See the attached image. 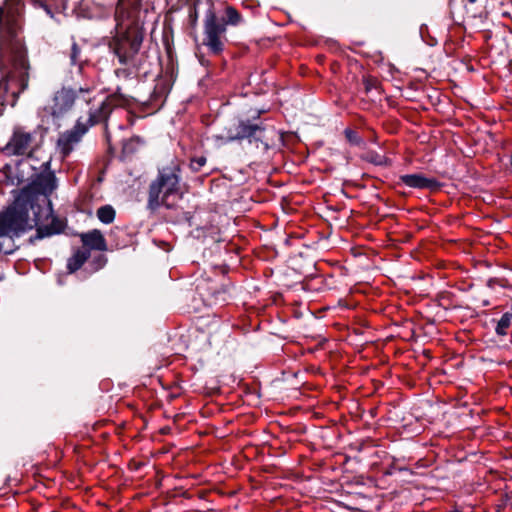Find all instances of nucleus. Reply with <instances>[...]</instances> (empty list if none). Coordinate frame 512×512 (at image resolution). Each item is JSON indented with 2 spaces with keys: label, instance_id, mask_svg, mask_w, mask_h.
<instances>
[{
  "label": "nucleus",
  "instance_id": "nucleus-26",
  "mask_svg": "<svg viewBox=\"0 0 512 512\" xmlns=\"http://www.w3.org/2000/svg\"><path fill=\"white\" fill-rule=\"evenodd\" d=\"M469 3H474L476 0H467Z\"/></svg>",
  "mask_w": 512,
  "mask_h": 512
},
{
  "label": "nucleus",
  "instance_id": "nucleus-22",
  "mask_svg": "<svg viewBox=\"0 0 512 512\" xmlns=\"http://www.w3.org/2000/svg\"><path fill=\"white\" fill-rule=\"evenodd\" d=\"M97 266L96 269L102 268L106 263V258L104 256L97 257Z\"/></svg>",
  "mask_w": 512,
  "mask_h": 512
},
{
  "label": "nucleus",
  "instance_id": "nucleus-3",
  "mask_svg": "<svg viewBox=\"0 0 512 512\" xmlns=\"http://www.w3.org/2000/svg\"><path fill=\"white\" fill-rule=\"evenodd\" d=\"M180 166L172 162L162 168L158 178L153 181L149 189L148 207L155 210L160 206L171 208L179 196Z\"/></svg>",
  "mask_w": 512,
  "mask_h": 512
},
{
  "label": "nucleus",
  "instance_id": "nucleus-10",
  "mask_svg": "<svg viewBox=\"0 0 512 512\" xmlns=\"http://www.w3.org/2000/svg\"><path fill=\"white\" fill-rule=\"evenodd\" d=\"M80 239L83 244L82 249L106 251L107 243L106 240L98 229H93L86 233L80 234Z\"/></svg>",
  "mask_w": 512,
  "mask_h": 512
},
{
  "label": "nucleus",
  "instance_id": "nucleus-9",
  "mask_svg": "<svg viewBox=\"0 0 512 512\" xmlns=\"http://www.w3.org/2000/svg\"><path fill=\"white\" fill-rule=\"evenodd\" d=\"M258 131H260V127L258 125L239 121L233 128H230L227 134L222 136V138L227 141L242 140L254 137Z\"/></svg>",
  "mask_w": 512,
  "mask_h": 512
},
{
  "label": "nucleus",
  "instance_id": "nucleus-4",
  "mask_svg": "<svg viewBox=\"0 0 512 512\" xmlns=\"http://www.w3.org/2000/svg\"><path fill=\"white\" fill-rule=\"evenodd\" d=\"M143 41V33L137 26H129L125 31H119L109 43L110 49L117 56L121 65L132 62L139 52Z\"/></svg>",
  "mask_w": 512,
  "mask_h": 512
},
{
  "label": "nucleus",
  "instance_id": "nucleus-5",
  "mask_svg": "<svg viewBox=\"0 0 512 512\" xmlns=\"http://www.w3.org/2000/svg\"><path fill=\"white\" fill-rule=\"evenodd\" d=\"M226 26L224 19H219L212 7H210L204 20V39L203 44L208 47L213 54H219L224 49L226 41Z\"/></svg>",
  "mask_w": 512,
  "mask_h": 512
},
{
  "label": "nucleus",
  "instance_id": "nucleus-19",
  "mask_svg": "<svg viewBox=\"0 0 512 512\" xmlns=\"http://www.w3.org/2000/svg\"><path fill=\"white\" fill-rule=\"evenodd\" d=\"M124 17V1L119 0L116 8V19L122 20Z\"/></svg>",
  "mask_w": 512,
  "mask_h": 512
},
{
  "label": "nucleus",
  "instance_id": "nucleus-7",
  "mask_svg": "<svg viewBox=\"0 0 512 512\" xmlns=\"http://www.w3.org/2000/svg\"><path fill=\"white\" fill-rule=\"evenodd\" d=\"M27 59L25 53L21 48H17L13 58V71L4 66L0 61V92H7L9 89V82L12 81L14 76L21 78V82L26 81L27 77Z\"/></svg>",
  "mask_w": 512,
  "mask_h": 512
},
{
  "label": "nucleus",
  "instance_id": "nucleus-8",
  "mask_svg": "<svg viewBox=\"0 0 512 512\" xmlns=\"http://www.w3.org/2000/svg\"><path fill=\"white\" fill-rule=\"evenodd\" d=\"M86 131L87 126L82 124L79 119L73 129L62 133L59 136L57 140V149L62 158L67 157L72 152Z\"/></svg>",
  "mask_w": 512,
  "mask_h": 512
},
{
  "label": "nucleus",
  "instance_id": "nucleus-6",
  "mask_svg": "<svg viewBox=\"0 0 512 512\" xmlns=\"http://www.w3.org/2000/svg\"><path fill=\"white\" fill-rule=\"evenodd\" d=\"M38 146L36 131L29 132L23 127H16L3 151L7 155H27L30 158Z\"/></svg>",
  "mask_w": 512,
  "mask_h": 512
},
{
  "label": "nucleus",
  "instance_id": "nucleus-20",
  "mask_svg": "<svg viewBox=\"0 0 512 512\" xmlns=\"http://www.w3.org/2000/svg\"><path fill=\"white\" fill-rule=\"evenodd\" d=\"M79 53H80V50L77 47V45L74 43L72 45V53H71V62H72V64H76L77 63Z\"/></svg>",
  "mask_w": 512,
  "mask_h": 512
},
{
  "label": "nucleus",
  "instance_id": "nucleus-17",
  "mask_svg": "<svg viewBox=\"0 0 512 512\" xmlns=\"http://www.w3.org/2000/svg\"><path fill=\"white\" fill-rule=\"evenodd\" d=\"M205 156H195L191 158L190 167L193 171L198 172L206 164Z\"/></svg>",
  "mask_w": 512,
  "mask_h": 512
},
{
  "label": "nucleus",
  "instance_id": "nucleus-24",
  "mask_svg": "<svg viewBox=\"0 0 512 512\" xmlns=\"http://www.w3.org/2000/svg\"><path fill=\"white\" fill-rule=\"evenodd\" d=\"M191 17H192L193 24H195V22L197 20V14L195 13L193 16L191 15Z\"/></svg>",
  "mask_w": 512,
  "mask_h": 512
},
{
  "label": "nucleus",
  "instance_id": "nucleus-14",
  "mask_svg": "<svg viewBox=\"0 0 512 512\" xmlns=\"http://www.w3.org/2000/svg\"><path fill=\"white\" fill-rule=\"evenodd\" d=\"M97 217L102 223L110 224L114 221L115 210L110 205L101 206L97 210Z\"/></svg>",
  "mask_w": 512,
  "mask_h": 512
},
{
  "label": "nucleus",
  "instance_id": "nucleus-23",
  "mask_svg": "<svg viewBox=\"0 0 512 512\" xmlns=\"http://www.w3.org/2000/svg\"><path fill=\"white\" fill-rule=\"evenodd\" d=\"M6 9L0 6V26L3 24V18L5 16Z\"/></svg>",
  "mask_w": 512,
  "mask_h": 512
},
{
  "label": "nucleus",
  "instance_id": "nucleus-15",
  "mask_svg": "<svg viewBox=\"0 0 512 512\" xmlns=\"http://www.w3.org/2000/svg\"><path fill=\"white\" fill-rule=\"evenodd\" d=\"M512 323V313L505 312L497 323L495 331L500 336H505Z\"/></svg>",
  "mask_w": 512,
  "mask_h": 512
},
{
  "label": "nucleus",
  "instance_id": "nucleus-13",
  "mask_svg": "<svg viewBox=\"0 0 512 512\" xmlns=\"http://www.w3.org/2000/svg\"><path fill=\"white\" fill-rule=\"evenodd\" d=\"M90 257V252L88 249L78 248L74 251L72 256L67 261V269L70 273H74L78 269L82 267V265L88 260Z\"/></svg>",
  "mask_w": 512,
  "mask_h": 512
},
{
  "label": "nucleus",
  "instance_id": "nucleus-18",
  "mask_svg": "<svg viewBox=\"0 0 512 512\" xmlns=\"http://www.w3.org/2000/svg\"><path fill=\"white\" fill-rule=\"evenodd\" d=\"M366 159L376 165L386 164V158L383 155H380L375 152H368Z\"/></svg>",
  "mask_w": 512,
  "mask_h": 512
},
{
  "label": "nucleus",
  "instance_id": "nucleus-12",
  "mask_svg": "<svg viewBox=\"0 0 512 512\" xmlns=\"http://www.w3.org/2000/svg\"><path fill=\"white\" fill-rule=\"evenodd\" d=\"M400 180L412 188H431L434 186L435 181L419 174H408L400 177Z\"/></svg>",
  "mask_w": 512,
  "mask_h": 512
},
{
  "label": "nucleus",
  "instance_id": "nucleus-11",
  "mask_svg": "<svg viewBox=\"0 0 512 512\" xmlns=\"http://www.w3.org/2000/svg\"><path fill=\"white\" fill-rule=\"evenodd\" d=\"M20 29L21 23L19 15L10 9H6L3 24L0 26V31L8 37L14 38L17 36Z\"/></svg>",
  "mask_w": 512,
  "mask_h": 512
},
{
  "label": "nucleus",
  "instance_id": "nucleus-1",
  "mask_svg": "<svg viewBox=\"0 0 512 512\" xmlns=\"http://www.w3.org/2000/svg\"><path fill=\"white\" fill-rule=\"evenodd\" d=\"M49 164L46 161L41 165L43 171L35 175L31 183L20 191L13 204L4 211H13L14 216L27 220L28 226L23 229V233L37 227L38 238L60 233L63 229V223L55 218H52L50 225H40L42 214L48 213L47 209L41 207L40 197L45 202V198L57 187L56 177L49 170Z\"/></svg>",
  "mask_w": 512,
  "mask_h": 512
},
{
  "label": "nucleus",
  "instance_id": "nucleus-2",
  "mask_svg": "<svg viewBox=\"0 0 512 512\" xmlns=\"http://www.w3.org/2000/svg\"><path fill=\"white\" fill-rule=\"evenodd\" d=\"M93 92L90 88H80L78 90L62 88L55 93L47 110L54 118H60L74 106H91L88 110V122L90 125H94L105 121L114 107L122 106L127 102L122 94L115 93L105 99H97Z\"/></svg>",
  "mask_w": 512,
  "mask_h": 512
},
{
  "label": "nucleus",
  "instance_id": "nucleus-25",
  "mask_svg": "<svg viewBox=\"0 0 512 512\" xmlns=\"http://www.w3.org/2000/svg\"><path fill=\"white\" fill-rule=\"evenodd\" d=\"M42 6L47 11L48 14H51L50 10L48 9V7L46 5H42Z\"/></svg>",
  "mask_w": 512,
  "mask_h": 512
},
{
  "label": "nucleus",
  "instance_id": "nucleus-16",
  "mask_svg": "<svg viewBox=\"0 0 512 512\" xmlns=\"http://www.w3.org/2000/svg\"><path fill=\"white\" fill-rule=\"evenodd\" d=\"M242 18L239 12L233 8L232 6L226 7V20H224L225 26L227 24L230 25H238L241 22Z\"/></svg>",
  "mask_w": 512,
  "mask_h": 512
},
{
  "label": "nucleus",
  "instance_id": "nucleus-21",
  "mask_svg": "<svg viewBox=\"0 0 512 512\" xmlns=\"http://www.w3.org/2000/svg\"><path fill=\"white\" fill-rule=\"evenodd\" d=\"M346 137L349 139L350 142H356L357 136L356 134L351 130L345 131Z\"/></svg>",
  "mask_w": 512,
  "mask_h": 512
}]
</instances>
